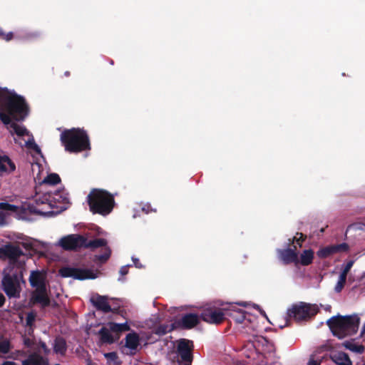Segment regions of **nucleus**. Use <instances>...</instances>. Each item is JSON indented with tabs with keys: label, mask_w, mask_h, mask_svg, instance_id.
<instances>
[{
	"label": "nucleus",
	"mask_w": 365,
	"mask_h": 365,
	"mask_svg": "<svg viewBox=\"0 0 365 365\" xmlns=\"http://www.w3.org/2000/svg\"><path fill=\"white\" fill-rule=\"evenodd\" d=\"M29 113L28 106L23 97L6 88H0V120L14 137L16 143L26 148L29 151L41 154L38 145L33 135L16 120H23Z\"/></svg>",
	"instance_id": "1"
},
{
	"label": "nucleus",
	"mask_w": 365,
	"mask_h": 365,
	"mask_svg": "<svg viewBox=\"0 0 365 365\" xmlns=\"http://www.w3.org/2000/svg\"><path fill=\"white\" fill-rule=\"evenodd\" d=\"M68 203V193L63 189L51 187L42 193H36L34 203L29 205V209L31 212L50 216L56 212L53 208L65 210Z\"/></svg>",
	"instance_id": "2"
},
{
	"label": "nucleus",
	"mask_w": 365,
	"mask_h": 365,
	"mask_svg": "<svg viewBox=\"0 0 365 365\" xmlns=\"http://www.w3.org/2000/svg\"><path fill=\"white\" fill-rule=\"evenodd\" d=\"M359 323L360 318L357 314L334 316L327 322L333 334L339 339L356 334Z\"/></svg>",
	"instance_id": "3"
},
{
	"label": "nucleus",
	"mask_w": 365,
	"mask_h": 365,
	"mask_svg": "<svg viewBox=\"0 0 365 365\" xmlns=\"http://www.w3.org/2000/svg\"><path fill=\"white\" fill-rule=\"evenodd\" d=\"M61 140L65 150L70 153H78L90 149V143L86 133L79 128L64 130L61 134Z\"/></svg>",
	"instance_id": "4"
},
{
	"label": "nucleus",
	"mask_w": 365,
	"mask_h": 365,
	"mask_svg": "<svg viewBox=\"0 0 365 365\" xmlns=\"http://www.w3.org/2000/svg\"><path fill=\"white\" fill-rule=\"evenodd\" d=\"M31 286L35 288L32 294L34 303L39 304L42 307L49 305L50 299L47 293L46 273L43 270L31 271L29 277Z\"/></svg>",
	"instance_id": "5"
},
{
	"label": "nucleus",
	"mask_w": 365,
	"mask_h": 365,
	"mask_svg": "<svg viewBox=\"0 0 365 365\" xmlns=\"http://www.w3.org/2000/svg\"><path fill=\"white\" fill-rule=\"evenodd\" d=\"M91 211L102 215H108L114 205L113 196L103 190L94 189L88 195Z\"/></svg>",
	"instance_id": "6"
},
{
	"label": "nucleus",
	"mask_w": 365,
	"mask_h": 365,
	"mask_svg": "<svg viewBox=\"0 0 365 365\" xmlns=\"http://www.w3.org/2000/svg\"><path fill=\"white\" fill-rule=\"evenodd\" d=\"M22 277V274L17 273L12 266H7L3 270L2 289L9 297H19L21 292L20 281Z\"/></svg>",
	"instance_id": "7"
},
{
	"label": "nucleus",
	"mask_w": 365,
	"mask_h": 365,
	"mask_svg": "<svg viewBox=\"0 0 365 365\" xmlns=\"http://www.w3.org/2000/svg\"><path fill=\"white\" fill-rule=\"evenodd\" d=\"M130 327L126 323L118 324L109 322L102 327L98 331L99 343L101 344H111L120 337V333L129 330Z\"/></svg>",
	"instance_id": "8"
},
{
	"label": "nucleus",
	"mask_w": 365,
	"mask_h": 365,
	"mask_svg": "<svg viewBox=\"0 0 365 365\" xmlns=\"http://www.w3.org/2000/svg\"><path fill=\"white\" fill-rule=\"evenodd\" d=\"M227 314L231 317L237 324H243L245 331L251 334L250 330L254 331L258 328L255 317L238 308L236 304H231L226 309Z\"/></svg>",
	"instance_id": "9"
},
{
	"label": "nucleus",
	"mask_w": 365,
	"mask_h": 365,
	"mask_svg": "<svg viewBox=\"0 0 365 365\" xmlns=\"http://www.w3.org/2000/svg\"><path fill=\"white\" fill-rule=\"evenodd\" d=\"M26 255L19 246L8 243L0 247V259H9L8 266L22 267L25 264Z\"/></svg>",
	"instance_id": "10"
},
{
	"label": "nucleus",
	"mask_w": 365,
	"mask_h": 365,
	"mask_svg": "<svg viewBox=\"0 0 365 365\" xmlns=\"http://www.w3.org/2000/svg\"><path fill=\"white\" fill-rule=\"evenodd\" d=\"M318 310L316 304L299 302L288 309L287 314L289 318L301 322L310 319L318 312Z\"/></svg>",
	"instance_id": "11"
},
{
	"label": "nucleus",
	"mask_w": 365,
	"mask_h": 365,
	"mask_svg": "<svg viewBox=\"0 0 365 365\" xmlns=\"http://www.w3.org/2000/svg\"><path fill=\"white\" fill-rule=\"evenodd\" d=\"M227 308H219L212 305H207L201 313L202 319L209 324H218L223 322Z\"/></svg>",
	"instance_id": "12"
},
{
	"label": "nucleus",
	"mask_w": 365,
	"mask_h": 365,
	"mask_svg": "<svg viewBox=\"0 0 365 365\" xmlns=\"http://www.w3.org/2000/svg\"><path fill=\"white\" fill-rule=\"evenodd\" d=\"M59 272L61 276L63 277H72L78 280L95 279L96 277V275L90 270L70 267L61 268Z\"/></svg>",
	"instance_id": "13"
},
{
	"label": "nucleus",
	"mask_w": 365,
	"mask_h": 365,
	"mask_svg": "<svg viewBox=\"0 0 365 365\" xmlns=\"http://www.w3.org/2000/svg\"><path fill=\"white\" fill-rule=\"evenodd\" d=\"M193 343L188 339H182L178 341L177 350L183 365H190L192 361V350Z\"/></svg>",
	"instance_id": "14"
},
{
	"label": "nucleus",
	"mask_w": 365,
	"mask_h": 365,
	"mask_svg": "<svg viewBox=\"0 0 365 365\" xmlns=\"http://www.w3.org/2000/svg\"><path fill=\"white\" fill-rule=\"evenodd\" d=\"M252 336L255 340L249 341L242 349V352L247 358L255 360L256 357L258 356L259 344L264 341L265 339L262 336H255L254 334Z\"/></svg>",
	"instance_id": "15"
},
{
	"label": "nucleus",
	"mask_w": 365,
	"mask_h": 365,
	"mask_svg": "<svg viewBox=\"0 0 365 365\" xmlns=\"http://www.w3.org/2000/svg\"><path fill=\"white\" fill-rule=\"evenodd\" d=\"M58 245L65 250H74L84 245V238L79 235H69L62 237Z\"/></svg>",
	"instance_id": "16"
},
{
	"label": "nucleus",
	"mask_w": 365,
	"mask_h": 365,
	"mask_svg": "<svg viewBox=\"0 0 365 365\" xmlns=\"http://www.w3.org/2000/svg\"><path fill=\"white\" fill-rule=\"evenodd\" d=\"M296 249V246H294V249L287 248L284 250H277L279 259L284 264L293 262L295 264H297L299 263V258Z\"/></svg>",
	"instance_id": "17"
},
{
	"label": "nucleus",
	"mask_w": 365,
	"mask_h": 365,
	"mask_svg": "<svg viewBox=\"0 0 365 365\" xmlns=\"http://www.w3.org/2000/svg\"><path fill=\"white\" fill-rule=\"evenodd\" d=\"M11 240L17 244L21 245L26 250H36L40 244L39 241L20 233L15 235Z\"/></svg>",
	"instance_id": "18"
},
{
	"label": "nucleus",
	"mask_w": 365,
	"mask_h": 365,
	"mask_svg": "<svg viewBox=\"0 0 365 365\" xmlns=\"http://www.w3.org/2000/svg\"><path fill=\"white\" fill-rule=\"evenodd\" d=\"M91 302L97 309L104 313H108L111 311V307L106 296L94 294L91 297Z\"/></svg>",
	"instance_id": "19"
},
{
	"label": "nucleus",
	"mask_w": 365,
	"mask_h": 365,
	"mask_svg": "<svg viewBox=\"0 0 365 365\" xmlns=\"http://www.w3.org/2000/svg\"><path fill=\"white\" fill-rule=\"evenodd\" d=\"M16 169L15 163L5 153L0 152V175L11 173Z\"/></svg>",
	"instance_id": "20"
},
{
	"label": "nucleus",
	"mask_w": 365,
	"mask_h": 365,
	"mask_svg": "<svg viewBox=\"0 0 365 365\" xmlns=\"http://www.w3.org/2000/svg\"><path fill=\"white\" fill-rule=\"evenodd\" d=\"M125 346L129 349V354H134L139 345L138 335L135 333H130L125 336Z\"/></svg>",
	"instance_id": "21"
},
{
	"label": "nucleus",
	"mask_w": 365,
	"mask_h": 365,
	"mask_svg": "<svg viewBox=\"0 0 365 365\" xmlns=\"http://www.w3.org/2000/svg\"><path fill=\"white\" fill-rule=\"evenodd\" d=\"M22 365H48L46 358L36 353L30 354L27 359L22 361Z\"/></svg>",
	"instance_id": "22"
},
{
	"label": "nucleus",
	"mask_w": 365,
	"mask_h": 365,
	"mask_svg": "<svg viewBox=\"0 0 365 365\" xmlns=\"http://www.w3.org/2000/svg\"><path fill=\"white\" fill-rule=\"evenodd\" d=\"M199 322V317L195 314H187L183 316L180 322V324L182 327L186 329H190Z\"/></svg>",
	"instance_id": "23"
},
{
	"label": "nucleus",
	"mask_w": 365,
	"mask_h": 365,
	"mask_svg": "<svg viewBox=\"0 0 365 365\" xmlns=\"http://www.w3.org/2000/svg\"><path fill=\"white\" fill-rule=\"evenodd\" d=\"M331 360L338 365H351V361L349 356L341 351L332 352L331 354Z\"/></svg>",
	"instance_id": "24"
},
{
	"label": "nucleus",
	"mask_w": 365,
	"mask_h": 365,
	"mask_svg": "<svg viewBox=\"0 0 365 365\" xmlns=\"http://www.w3.org/2000/svg\"><path fill=\"white\" fill-rule=\"evenodd\" d=\"M313 259L314 252L312 250H305L301 253L298 264L307 266L312 263Z\"/></svg>",
	"instance_id": "25"
},
{
	"label": "nucleus",
	"mask_w": 365,
	"mask_h": 365,
	"mask_svg": "<svg viewBox=\"0 0 365 365\" xmlns=\"http://www.w3.org/2000/svg\"><path fill=\"white\" fill-rule=\"evenodd\" d=\"M60 180L61 179L58 175L56 173H51L43 178V180L41 182V184L47 187L46 188V190L51 188V187H53L54 185L60 182Z\"/></svg>",
	"instance_id": "26"
},
{
	"label": "nucleus",
	"mask_w": 365,
	"mask_h": 365,
	"mask_svg": "<svg viewBox=\"0 0 365 365\" xmlns=\"http://www.w3.org/2000/svg\"><path fill=\"white\" fill-rule=\"evenodd\" d=\"M53 351L55 353L63 355L66 351V343L63 338H56L53 344Z\"/></svg>",
	"instance_id": "27"
},
{
	"label": "nucleus",
	"mask_w": 365,
	"mask_h": 365,
	"mask_svg": "<svg viewBox=\"0 0 365 365\" xmlns=\"http://www.w3.org/2000/svg\"><path fill=\"white\" fill-rule=\"evenodd\" d=\"M342 344L346 349L354 353L361 354L364 351V347L363 345L356 344L355 342L351 341H345Z\"/></svg>",
	"instance_id": "28"
},
{
	"label": "nucleus",
	"mask_w": 365,
	"mask_h": 365,
	"mask_svg": "<svg viewBox=\"0 0 365 365\" xmlns=\"http://www.w3.org/2000/svg\"><path fill=\"white\" fill-rule=\"evenodd\" d=\"M107 242L104 239H96L93 240H90L89 242H86L84 240V245L83 246L86 247H91V248H97L100 247H107L106 246Z\"/></svg>",
	"instance_id": "29"
},
{
	"label": "nucleus",
	"mask_w": 365,
	"mask_h": 365,
	"mask_svg": "<svg viewBox=\"0 0 365 365\" xmlns=\"http://www.w3.org/2000/svg\"><path fill=\"white\" fill-rule=\"evenodd\" d=\"M334 253H336V252H335L334 246L333 245H330V246H327V247L321 248L317 252V256L320 258H327Z\"/></svg>",
	"instance_id": "30"
},
{
	"label": "nucleus",
	"mask_w": 365,
	"mask_h": 365,
	"mask_svg": "<svg viewBox=\"0 0 365 365\" xmlns=\"http://www.w3.org/2000/svg\"><path fill=\"white\" fill-rule=\"evenodd\" d=\"M174 328V324L160 325L155 329V333L160 336L164 335L171 331Z\"/></svg>",
	"instance_id": "31"
},
{
	"label": "nucleus",
	"mask_w": 365,
	"mask_h": 365,
	"mask_svg": "<svg viewBox=\"0 0 365 365\" xmlns=\"http://www.w3.org/2000/svg\"><path fill=\"white\" fill-rule=\"evenodd\" d=\"M12 346L9 339L4 338L0 339V355L8 354Z\"/></svg>",
	"instance_id": "32"
},
{
	"label": "nucleus",
	"mask_w": 365,
	"mask_h": 365,
	"mask_svg": "<svg viewBox=\"0 0 365 365\" xmlns=\"http://www.w3.org/2000/svg\"><path fill=\"white\" fill-rule=\"evenodd\" d=\"M327 359L324 354L318 355L317 354H312L308 362V365H321L322 363Z\"/></svg>",
	"instance_id": "33"
},
{
	"label": "nucleus",
	"mask_w": 365,
	"mask_h": 365,
	"mask_svg": "<svg viewBox=\"0 0 365 365\" xmlns=\"http://www.w3.org/2000/svg\"><path fill=\"white\" fill-rule=\"evenodd\" d=\"M103 253L96 257V259L101 263L106 262L110 256L111 251L108 247L103 248Z\"/></svg>",
	"instance_id": "34"
},
{
	"label": "nucleus",
	"mask_w": 365,
	"mask_h": 365,
	"mask_svg": "<svg viewBox=\"0 0 365 365\" xmlns=\"http://www.w3.org/2000/svg\"><path fill=\"white\" fill-rule=\"evenodd\" d=\"M346 281V277L339 274L336 284L334 287V292L339 293L343 289Z\"/></svg>",
	"instance_id": "35"
},
{
	"label": "nucleus",
	"mask_w": 365,
	"mask_h": 365,
	"mask_svg": "<svg viewBox=\"0 0 365 365\" xmlns=\"http://www.w3.org/2000/svg\"><path fill=\"white\" fill-rule=\"evenodd\" d=\"M236 304L240 305V306H242V307H249L252 306L253 308L257 309L261 313V314L262 316H264V317L267 318L265 312L263 310H262L257 304H250L249 302H237V303H236Z\"/></svg>",
	"instance_id": "36"
},
{
	"label": "nucleus",
	"mask_w": 365,
	"mask_h": 365,
	"mask_svg": "<svg viewBox=\"0 0 365 365\" xmlns=\"http://www.w3.org/2000/svg\"><path fill=\"white\" fill-rule=\"evenodd\" d=\"M304 240L303 239V235L302 233H297L296 236H294L293 237V239L291 240L290 239L289 240V242H288V246H290V245L292 243H294V242H297V244L301 247L302 246V244L301 242Z\"/></svg>",
	"instance_id": "37"
},
{
	"label": "nucleus",
	"mask_w": 365,
	"mask_h": 365,
	"mask_svg": "<svg viewBox=\"0 0 365 365\" xmlns=\"http://www.w3.org/2000/svg\"><path fill=\"white\" fill-rule=\"evenodd\" d=\"M353 264H354V261L348 262L345 265L343 266L342 270H341L340 274L347 277V274H348L349 272L350 271V269H351Z\"/></svg>",
	"instance_id": "38"
},
{
	"label": "nucleus",
	"mask_w": 365,
	"mask_h": 365,
	"mask_svg": "<svg viewBox=\"0 0 365 365\" xmlns=\"http://www.w3.org/2000/svg\"><path fill=\"white\" fill-rule=\"evenodd\" d=\"M334 246L336 253L346 252L349 250V245L346 243H341L339 245H334Z\"/></svg>",
	"instance_id": "39"
},
{
	"label": "nucleus",
	"mask_w": 365,
	"mask_h": 365,
	"mask_svg": "<svg viewBox=\"0 0 365 365\" xmlns=\"http://www.w3.org/2000/svg\"><path fill=\"white\" fill-rule=\"evenodd\" d=\"M105 357L109 362H113L114 364H116L118 360V356L115 352L106 353L104 354Z\"/></svg>",
	"instance_id": "40"
},
{
	"label": "nucleus",
	"mask_w": 365,
	"mask_h": 365,
	"mask_svg": "<svg viewBox=\"0 0 365 365\" xmlns=\"http://www.w3.org/2000/svg\"><path fill=\"white\" fill-rule=\"evenodd\" d=\"M0 36L2 37V38L6 41H9L13 38V33L9 32L7 34H5L2 31H0Z\"/></svg>",
	"instance_id": "41"
},
{
	"label": "nucleus",
	"mask_w": 365,
	"mask_h": 365,
	"mask_svg": "<svg viewBox=\"0 0 365 365\" xmlns=\"http://www.w3.org/2000/svg\"><path fill=\"white\" fill-rule=\"evenodd\" d=\"M35 314L32 312L29 313L26 316V324L28 325L31 326L34 322L35 321Z\"/></svg>",
	"instance_id": "42"
},
{
	"label": "nucleus",
	"mask_w": 365,
	"mask_h": 365,
	"mask_svg": "<svg viewBox=\"0 0 365 365\" xmlns=\"http://www.w3.org/2000/svg\"><path fill=\"white\" fill-rule=\"evenodd\" d=\"M0 207L6 210H14L15 208L14 205L7 203H0Z\"/></svg>",
	"instance_id": "43"
},
{
	"label": "nucleus",
	"mask_w": 365,
	"mask_h": 365,
	"mask_svg": "<svg viewBox=\"0 0 365 365\" xmlns=\"http://www.w3.org/2000/svg\"><path fill=\"white\" fill-rule=\"evenodd\" d=\"M132 261L133 262V264L135 265V267L137 268H142L143 267V265L140 262L139 259L135 257H132Z\"/></svg>",
	"instance_id": "44"
},
{
	"label": "nucleus",
	"mask_w": 365,
	"mask_h": 365,
	"mask_svg": "<svg viewBox=\"0 0 365 365\" xmlns=\"http://www.w3.org/2000/svg\"><path fill=\"white\" fill-rule=\"evenodd\" d=\"M129 265L123 266L120 269V275L123 276L128 274Z\"/></svg>",
	"instance_id": "45"
},
{
	"label": "nucleus",
	"mask_w": 365,
	"mask_h": 365,
	"mask_svg": "<svg viewBox=\"0 0 365 365\" xmlns=\"http://www.w3.org/2000/svg\"><path fill=\"white\" fill-rule=\"evenodd\" d=\"M24 343L28 347H31L32 345V341L29 338L24 339Z\"/></svg>",
	"instance_id": "46"
},
{
	"label": "nucleus",
	"mask_w": 365,
	"mask_h": 365,
	"mask_svg": "<svg viewBox=\"0 0 365 365\" xmlns=\"http://www.w3.org/2000/svg\"><path fill=\"white\" fill-rule=\"evenodd\" d=\"M5 301H6L5 297L4 296L3 294L0 293V307H1L4 304Z\"/></svg>",
	"instance_id": "47"
},
{
	"label": "nucleus",
	"mask_w": 365,
	"mask_h": 365,
	"mask_svg": "<svg viewBox=\"0 0 365 365\" xmlns=\"http://www.w3.org/2000/svg\"><path fill=\"white\" fill-rule=\"evenodd\" d=\"M41 348L44 351L46 354L49 352V349H48L45 343H41Z\"/></svg>",
	"instance_id": "48"
},
{
	"label": "nucleus",
	"mask_w": 365,
	"mask_h": 365,
	"mask_svg": "<svg viewBox=\"0 0 365 365\" xmlns=\"http://www.w3.org/2000/svg\"><path fill=\"white\" fill-rule=\"evenodd\" d=\"M1 365H17L16 363L10 361L4 362Z\"/></svg>",
	"instance_id": "49"
},
{
	"label": "nucleus",
	"mask_w": 365,
	"mask_h": 365,
	"mask_svg": "<svg viewBox=\"0 0 365 365\" xmlns=\"http://www.w3.org/2000/svg\"><path fill=\"white\" fill-rule=\"evenodd\" d=\"M143 211H145V213H148L150 212V210H149V206L148 205H145L143 208H142Z\"/></svg>",
	"instance_id": "50"
},
{
	"label": "nucleus",
	"mask_w": 365,
	"mask_h": 365,
	"mask_svg": "<svg viewBox=\"0 0 365 365\" xmlns=\"http://www.w3.org/2000/svg\"><path fill=\"white\" fill-rule=\"evenodd\" d=\"M4 223H5V220H4V217H0V226L4 225Z\"/></svg>",
	"instance_id": "51"
},
{
	"label": "nucleus",
	"mask_w": 365,
	"mask_h": 365,
	"mask_svg": "<svg viewBox=\"0 0 365 365\" xmlns=\"http://www.w3.org/2000/svg\"><path fill=\"white\" fill-rule=\"evenodd\" d=\"M361 334V335L365 334V323L364 324V325L362 327Z\"/></svg>",
	"instance_id": "52"
},
{
	"label": "nucleus",
	"mask_w": 365,
	"mask_h": 365,
	"mask_svg": "<svg viewBox=\"0 0 365 365\" xmlns=\"http://www.w3.org/2000/svg\"><path fill=\"white\" fill-rule=\"evenodd\" d=\"M324 231V228H322V229L321 230V232H323Z\"/></svg>",
	"instance_id": "53"
},
{
	"label": "nucleus",
	"mask_w": 365,
	"mask_h": 365,
	"mask_svg": "<svg viewBox=\"0 0 365 365\" xmlns=\"http://www.w3.org/2000/svg\"><path fill=\"white\" fill-rule=\"evenodd\" d=\"M42 244V247H45V243H41Z\"/></svg>",
	"instance_id": "54"
}]
</instances>
